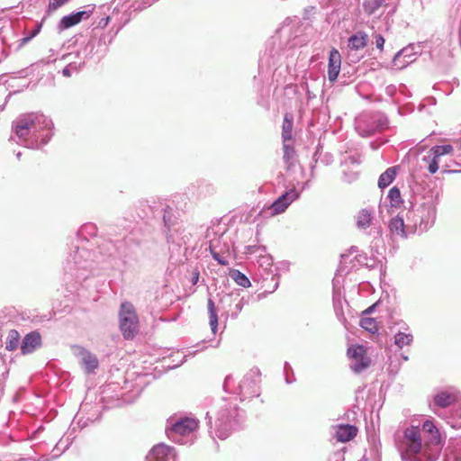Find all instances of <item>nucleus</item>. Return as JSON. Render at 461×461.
I'll use <instances>...</instances> for the list:
<instances>
[{
  "label": "nucleus",
  "mask_w": 461,
  "mask_h": 461,
  "mask_svg": "<svg viewBox=\"0 0 461 461\" xmlns=\"http://www.w3.org/2000/svg\"><path fill=\"white\" fill-rule=\"evenodd\" d=\"M384 41V38L381 34H377L375 36V43L376 48H378L379 50H383Z\"/></svg>",
  "instance_id": "obj_31"
},
{
  "label": "nucleus",
  "mask_w": 461,
  "mask_h": 461,
  "mask_svg": "<svg viewBox=\"0 0 461 461\" xmlns=\"http://www.w3.org/2000/svg\"><path fill=\"white\" fill-rule=\"evenodd\" d=\"M341 65V56L336 49H332L329 56L328 77L330 82L336 81Z\"/></svg>",
  "instance_id": "obj_10"
},
{
  "label": "nucleus",
  "mask_w": 461,
  "mask_h": 461,
  "mask_svg": "<svg viewBox=\"0 0 461 461\" xmlns=\"http://www.w3.org/2000/svg\"><path fill=\"white\" fill-rule=\"evenodd\" d=\"M358 429L356 426L340 424L337 426L335 438L339 442H348L357 435Z\"/></svg>",
  "instance_id": "obj_12"
},
{
  "label": "nucleus",
  "mask_w": 461,
  "mask_h": 461,
  "mask_svg": "<svg viewBox=\"0 0 461 461\" xmlns=\"http://www.w3.org/2000/svg\"><path fill=\"white\" fill-rule=\"evenodd\" d=\"M413 336L411 333L398 332L394 337V343L399 348L409 346L412 342Z\"/></svg>",
  "instance_id": "obj_24"
},
{
  "label": "nucleus",
  "mask_w": 461,
  "mask_h": 461,
  "mask_svg": "<svg viewBox=\"0 0 461 461\" xmlns=\"http://www.w3.org/2000/svg\"><path fill=\"white\" fill-rule=\"evenodd\" d=\"M374 307H375V305H373V306H371V307L367 308L366 310H365V311L363 312V316H365L366 314L370 313V312L373 311Z\"/></svg>",
  "instance_id": "obj_33"
},
{
  "label": "nucleus",
  "mask_w": 461,
  "mask_h": 461,
  "mask_svg": "<svg viewBox=\"0 0 461 461\" xmlns=\"http://www.w3.org/2000/svg\"><path fill=\"white\" fill-rule=\"evenodd\" d=\"M20 341V334L15 330H11L8 332L7 339L5 342V348L8 351H14L17 348Z\"/></svg>",
  "instance_id": "obj_22"
},
{
  "label": "nucleus",
  "mask_w": 461,
  "mask_h": 461,
  "mask_svg": "<svg viewBox=\"0 0 461 461\" xmlns=\"http://www.w3.org/2000/svg\"><path fill=\"white\" fill-rule=\"evenodd\" d=\"M429 152L431 153L433 158L429 162L428 170L430 174H435L439 168L441 157L444 155H452L454 152V149L449 144L434 146L430 149Z\"/></svg>",
  "instance_id": "obj_7"
},
{
  "label": "nucleus",
  "mask_w": 461,
  "mask_h": 461,
  "mask_svg": "<svg viewBox=\"0 0 461 461\" xmlns=\"http://www.w3.org/2000/svg\"><path fill=\"white\" fill-rule=\"evenodd\" d=\"M357 226L359 229H366L372 222V213L366 209L361 210L356 216Z\"/></svg>",
  "instance_id": "obj_17"
},
{
  "label": "nucleus",
  "mask_w": 461,
  "mask_h": 461,
  "mask_svg": "<svg viewBox=\"0 0 461 461\" xmlns=\"http://www.w3.org/2000/svg\"><path fill=\"white\" fill-rule=\"evenodd\" d=\"M347 357L350 360V368L355 373H360L369 367L371 359L367 356L366 347L359 344H354L348 348Z\"/></svg>",
  "instance_id": "obj_3"
},
{
  "label": "nucleus",
  "mask_w": 461,
  "mask_h": 461,
  "mask_svg": "<svg viewBox=\"0 0 461 461\" xmlns=\"http://www.w3.org/2000/svg\"><path fill=\"white\" fill-rule=\"evenodd\" d=\"M282 137L285 142L293 139V117L289 114H285L284 118Z\"/></svg>",
  "instance_id": "obj_18"
},
{
  "label": "nucleus",
  "mask_w": 461,
  "mask_h": 461,
  "mask_svg": "<svg viewBox=\"0 0 461 461\" xmlns=\"http://www.w3.org/2000/svg\"><path fill=\"white\" fill-rule=\"evenodd\" d=\"M41 118H43V115L40 113H28L23 115L16 122L15 133L19 138H26L30 130L33 128L36 122H39Z\"/></svg>",
  "instance_id": "obj_6"
},
{
  "label": "nucleus",
  "mask_w": 461,
  "mask_h": 461,
  "mask_svg": "<svg viewBox=\"0 0 461 461\" xmlns=\"http://www.w3.org/2000/svg\"><path fill=\"white\" fill-rule=\"evenodd\" d=\"M402 445L405 455L409 457L415 456L420 453L424 455V445H422L420 430L418 426H411L405 429Z\"/></svg>",
  "instance_id": "obj_2"
},
{
  "label": "nucleus",
  "mask_w": 461,
  "mask_h": 461,
  "mask_svg": "<svg viewBox=\"0 0 461 461\" xmlns=\"http://www.w3.org/2000/svg\"><path fill=\"white\" fill-rule=\"evenodd\" d=\"M68 0H50L49 12H53L62 6Z\"/></svg>",
  "instance_id": "obj_30"
},
{
  "label": "nucleus",
  "mask_w": 461,
  "mask_h": 461,
  "mask_svg": "<svg viewBox=\"0 0 461 461\" xmlns=\"http://www.w3.org/2000/svg\"><path fill=\"white\" fill-rule=\"evenodd\" d=\"M198 428V420L193 418H183L172 426V430L181 436H186Z\"/></svg>",
  "instance_id": "obj_11"
},
{
  "label": "nucleus",
  "mask_w": 461,
  "mask_h": 461,
  "mask_svg": "<svg viewBox=\"0 0 461 461\" xmlns=\"http://www.w3.org/2000/svg\"><path fill=\"white\" fill-rule=\"evenodd\" d=\"M41 344V337L38 332H31L27 334L21 346V351L23 355L33 352Z\"/></svg>",
  "instance_id": "obj_13"
},
{
  "label": "nucleus",
  "mask_w": 461,
  "mask_h": 461,
  "mask_svg": "<svg viewBox=\"0 0 461 461\" xmlns=\"http://www.w3.org/2000/svg\"><path fill=\"white\" fill-rule=\"evenodd\" d=\"M230 276L239 285L242 287H249L250 285L249 278L240 271L233 270Z\"/></svg>",
  "instance_id": "obj_27"
},
{
  "label": "nucleus",
  "mask_w": 461,
  "mask_h": 461,
  "mask_svg": "<svg viewBox=\"0 0 461 461\" xmlns=\"http://www.w3.org/2000/svg\"><path fill=\"white\" fill-rule=\"evenodd\" d=\"M359 324L363 329L371 333H375L378 330L375 319L371 317L362 316Z\"/></svg>",
  "instance_id": "obj_26"
},
{
  "label": "nucleus",
  "mask_w": 461,
  "mask_h": 461,
  "mask_svg": "<svg viewBox=\"0 0 461 461\" xmlns=\"http://www.w3.org/2000/svg\"><path fill=\"white\" fill-rule=\"evenodd\" d=\"M120 330L125 339H132L139 332V317L134 306L122 303L119 312Z\"/></svg>",
  "instance_id": "obj_1"
},
{
  "label": "nucleus",
  "mask_w": 461,
  "mask_h": 461,
  "mask_svg": "<svg viewBox=\"0 0 461 461\" xmlns=\"http://www.w3.org/2000/svg\"><path fill=\"white\" fill-rule=\"evenodd\" d=\"M63 75L65 77H70L71 76L70 70L68 68H64L63 69Z\"/></svg>",
  "instance_id": "obj_35"
},
{
  "label": "nucleus",
  "mask_w": 461,
  "mask_h": 461,
  "mask_svg": "<svg viewBox=\"0 0 461 461\" xmlns=\"http://www.w3.org/2000/svg\"><path fill=\"white\" fill-rule=\"evenodd\" d=\"M398 167H392L387 168L383 174L380 175L378 179V186L381 189L387 187L396 177Z\"/></svg>",
  "instance_id": "obj_14"
},
{
  "label": "nucleus",
  "mask_w": 461,
  "mask_h": 461,
  "mask_svg": "<svg viewBox=\"0 0 461 461\" xmlns=\"http://www.w3.org/2000/svg\"><path fill=\"white\" fill-rule=\"evenodd\" d=\"M210 252H211V255L212 257L221 266H227L228 265V261L223 258L221 257L219 253H217L214 249L212 248V245L211 244L210 245Z\"/></svg>",
  "instance_id": "obj_29"
},
{
  "label": "nucleus",
  "mask_w": 461,
  "mask_h": 461,
  "mask_svg": "<svg viewBox=\"0 0 461 461\" xmlns=\"http://www.w3.org/2000/svg\"><path fill=\"white\" fill-rule=\"evenodd\" d=\"M40 29H41V25H40V26H38V28H37V29H35V30L32 32V34H31L29 37L24 38V39H23V41H24V42H27L28 41H30L31 39H32L34 36H36V35H37V33L40 32Z\"/></svg>",
  "instance_id": "obj_32"
},
{
  "label": "nucleus",
  "mask_w": 461,
  "mask_h": 461,
  "mask_svg": "<svg viewBox=\"0 0 461 461\" xmlns=\"http://www.w3.org/2000/svg\"><path fill=\"white\" fill-rule=\"evenodd\" d=\"M207 308H208V313H209L210 326H211L212 332L215 333L217 327H218V314H217L214 302L212 299H208Z\"/></svg>",
  "instance_id": "obj_19"
},
{
  "label": "nucleus",
  "mask_w": 461,
  "mask_h": 461,
  "mask_svg": "<svg viewBox=\"0 0 461 461\" xmlns=\"http://www.w3.org/2000/svg\"><path fill=\"white\" fill-rule=\"evenodd\" d=\"M366 43L367 35L365 32H358L348 39V47L354 50L364 49Z\"/></svg>",
  "instance_id": "obj_15"
},
{
  "label": "nucleus",
  "mask_w": 461,
  "mask_h": 461,
  "mask_svg": "<svg viewBox=\"0 0 461 461\" xmlns=\"http://www.w3.org/2000/svg\"><path fill=\"white\" fill-rule=\"evenodd\" d=\"M149 461H176L175 450L169 446L158 444L150 450Z\"/></svg>",
  "instance_id": "obj_8"
},
{
  "label": "nucleus",
  "mask_w": 461,
  "mask_h": 461,
  "mask_svg": "<svg viewBox=\"0 0 461 461\" xmlns=\"http://www.w3.org/2000/svg\"><path fill=\"white\" fill-rule=\"evenodd\" d=\"M387 4L384 0H367L364 4L365 12L371 15L374 14L376 11H378L381 7H386Z\"/></svg>",
  "instance_id": "obj_21"
},
{
  "label": "nucleus",
  "mask_w": 461,
  "mask_h": 461,
  "mask_svg": "<svg viewBox=\"0 0 461 461\" xmlns=\"http://www.w3.org/2000/svg\"><path fill=\"white\" fill-rule=\"evenodd\" d=\"M389 229L394 235L405 237L404 222L400 217L393 218L389 223Z\"/></svg>",
  "instance_id": "obj_20"
},
{
  "label": "nucleus",
  "mask_w": 461,
  "mask_h": 461,
  "mask_svg": "<svg viewBox=\"0 0 461 461\" xmlns=\"http://www.w3.org/2000/svg\"><path fill=\"white\" fill-rule=\"evenodd\" d=\"M299 197V193L294 189L289 191L279 196L268 208L269 214L275 216L283 213L288 206Z\"/></svg>",
  "instance_id": "obj_5"
},
{
  "label": "nucleus",
  "mask_w": 461,
  "mask_h": 461,
  "mask_svg": "<svg viewBox=\"0 0 461 461\" xmlns=\"http://www.w3.org/2000/svg\"><path fill=\"white\" fill-rule=\"evenodd\" d=\"M95 5H92V8L90 10L80 11V12L64 16L59 22V29L67 30L72 26L78 24L82 20L88 19L92 15V14L95 10Z\"/></svg>",
  "instance_id": "obj_9"
},
{
  "label": "nucleus",
  "mask_w": 461,
  "mask_h": 461,
  "mask_svg": "<svg viewBox=\"0 0 461 461\" xmlns=\"http://www.w3.org/2000/svg\"><path fill=\"white\" fill-rule=\"evenodd\" d=\"M388 197L393 206H398L402 203L401 192L399 188L395 186L390 189L388 193Z\"/></svg>",
  "instance_id": "obj_28"
},
{
  "label": "nucleus",
  "mask_w": 461,
  "mask_h": 461,
  "mask_svg": "<svg viewBox=\"0 0 461 461\" xmlns=\"http://www.w3.org/2000/svg\"><path fill=\"white\" fill-rule=\"evenodd\" d=\"M422 431L424 432V456H428L429 461H433L434 457H430V450L432 447H438L442 444L441 435L431 420H427L422 424Z\"/></svg>",
  "instance_id": "obj_4"
},
{
  "label": "nucleus",
  "mask_w": 461,
  "mask_h": 461,
  "mask_svg": "<svg viewBox=\"0 0 461 461\" xmlns=\"http://www.w3.org/2000/svg\"><path fill=\"white\" fill-rule=\"evenodd\" d=\"M284 149V160L286 164V169L289 170L293 166V160L295 158V150L293 146L285 143L283 146Z\"/></svg>",
  "instance_id": "obj_25"
},
{
  "label": "nucleus",
  "mask_w": 461,
  "mask_h": 461,
  "mask_svg": "<svg viewBox=\"0 0 461 461\" xmlns=\"http://www.w3.org/2000/svg\"><path fill=\"white\" fill-rule=\"evenodd\" d=\"M456 401V397L453 393L442 392L435 396V404L441 408H446L452 405Z\"/></svg>",
  "instance_id": "obj_16"
},
{
  "label": "nucleus",
  "mask_w": 461,
  "mask_h": 461,
  "mask_svg": "<svg viewBox=\"0 0 461 461\" xmlns=\"http://www.w3.org/2000/svg\"><path fill=\"white\" fill-rule=\"evenodd\" d=\"M82 363L85 370L87 373L93 372L98 366V360L96 357L90 353L85 354V356L82 358Z\"/></svg>",
  "instance_id": "obj_23"
},
{
  "label": "nucleus",
  "mask_w": 461,
  "mask_h": 461,
  "mask_svg": "<svg viewBox=\"0 0 461 461\" xmlns=\"http://www.w3.org/2000/svg\"><path fill=\"white\" fill-rule=\"evenodd\" d=\"M198 278H199V272H195L194 273V278H193V284H196V282L198 281Z\"/></svg>",
  "instance_id": "obj_34"
}]
</instances>
